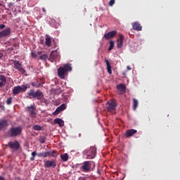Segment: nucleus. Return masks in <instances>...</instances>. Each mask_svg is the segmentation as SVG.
I'll return each mask as SVG.
<instances>
[{
    "mask_svg": "<svg viewBox=\"0 0 180 180\" xmlns=\"http://www.w3.org/2000/svg\"><path fill=\"white\" fill-rule=\"evenodd\" d=\"M123 75H124V76H125L126 75V72H123Z\"/></svg>",
    "mask_w": 180,
    "mask_h": 180,
    "instance_id": "50",
    "label": "nucleus"
},
{
    "mask_svg": "<svg viewBox=\"0 0 180 180\" xmlns=\"http://www.w3.org/2000/svg\"><path fill=\"white\" fill-rule=\"evenodd\" d=\"M54 124H59L60 127H64V120H62V118H55L54 120Z\"/></svg>",
    "mask_w": 180,
    "mask_h": 180,
    "instance_id": "22",
    "label": "nucleus"
},
{
    "mask_svg": "<svg viewBox=\"0 0 180 180\" xmlns=\"http://www.w3.org/2000/svg\"><path fill=\"white\" fill-rule=\"evenodd\" d=\"M32 86H37V84L35 82L32 83Z\"/></svg>",
    "mask_w": 180,
    "mask_h": 180,
    "instance_id": "43",
    "label": "nucleus"
},
{
    "mask_svg": "<svg viewBox=\"0 0 180 180\" xmlns=\"http://www.w3.org/2000/svg\"><path fill=\"white\" fill-rule=\"evenodd\" d=\"M22 127H14L10 128L8 130V134L11 137H16L22 134Z\"/></svg>",
    "mask_w": 180,
    "mask_h": 180,
    "instance_id": "4",
    "label": "nucleus"
},
{
    "mask_svg": "<svg viewBox=\"0 0 180 180\" xmlns=\"http://www.w3.org/2000/svg\"><path fill=\"white\" fill-rule=\"evenodd\" d=\"M136 133H137V130L134 129H129V130L126 131L125 136L131 137V136H133V135L136 134Z\"/></svg>",
    "mask_w": 180,
    "mask_h": 180,
    "instance_id": "19",
    "label": "nucleus"
},
{
    "mask_svg": "<svg viewBox=\"0 0 180 180\" xmlns=\"http://www.w3.org/2000/svg\"><path fill=\"white\" fill-rule=\"evenodd\" d=\"M105 106H106L107 110L109 112H112V111L116 110L117 104L115 100H112L110 101H107Z\"/></svg>",
    "mask_w": 180,
    "mask_h": 180,
    "instance_id": "7",
    "label": "nucleus"
},
{
    "mask_svg": "<svg viewBox=\"0 0 180 180\" xmlns=\"http://www.w3.org/2000/svg\"><path fill=\"white\" fill-rule=\"evenodd\" d=\"M113 47H115V41H110V46L108 47V51L113 50Z\"/></svg>",
    "mask_w": 180,
    "mask_h": 180,
    "instance_id": "28",
    "label": "nucleus"
},
{
    "mask_svg": "<svg viewBox=\"0 0 180 180\" xmlns=\"http://www.w3.org/2000/svg\"><path fill=\"white\" fill-rule=\"evenodd\" d=\"M139 106V101L136 98H133V109L136 110L137 107Z\"/></svg>",
    "mask_w": 180,
    "mask_h": 180,
    "instance_id": "26",
    "label": "nucleus"
},
{
    "mask_svg": "<svg viewBox=\"0 0 180 180\" xmlns=\"http://www.w3.org/2000/svg\"><path fill=\"white\" fill-rule=\"evenodd\" d=\"M0 180H6V179L3 176H0Z\"/></svg>",
    "mask_w": 180,
    "mask_h": 180,
    "instance_id": "42",
    "label": "nucleus"
},
{
    "mask_svg": "<svg viewBox=\"0 0 180 180\" xmlns=\"http://www.w3.org/2000/svg\"><path fill=\"white\" fill-rule=\"evenodd\" d=\"M60 59V56L57 51H53L51 53V55L49 56V61L51 62H56L57 60H59Z\"/></svg>",
    "mask_w": 180,
    "mask_h": 180,
    "instance_id": "9",
    "label": "nucleus"
},
{
    "mask_svg": "<svg viewBox=\"0 0 180 180\" xmlns=\"http://www.w3.org/2000/svg\"><path fill=\"white\" fill-rule=\"evenodd\" d=\"M105 64L107 65V70L108 72V74H110V75L112 74L111 64L110 63L109 60L108 59H105Z\"/></svg>",
    "mask_w": 180,
    "mask_h": 180,
    "instance_id": "24",
    "label": "nucleus"
},
{
    "mask_svg": "<svg viewBox=\"0 0 180 180\" xmlns=\"http://www.w3.org/2000/svg\"><path fill=\"white\" fill-rule=\"evenodd\" d=\"M83 154L86 155L87 160H93L96 156L97 148L96 146H91L90 148L84 150Z\"/></svg>",
    "mask_w": 180,
    "mask_h": 180,
    "instance_id": "2",
    "label": "nucleus"
},
{
    "mask_svg": "<svg viewBox=\"0 0 180 180\" xmlns=\"http://www.w3.org/2000/svg\"><path fill=\"white\" fill-rule=\"evenodd\" d=\"M30 160H31V161H34V156H32V157L30 158Z\"/></svg>",
    "mask_w": 180,
    "mask_h": 180,
    "instance_id": "44",
    "label": "nucleus"
},
{
    "mask_svg": "<svg viewBox=\"0 0 180 180\" xmlns=\"http://www.w3.org/2000/svg\"><path fill=\"white\" fill-rule=\"evenodd\" d=\"M36 155H37V153L36 152V150H34V152L32 153V156L34 158Z\"/></svg>",
    "mask_w": 180,
    "mask_h": 180,
    "instance_id": "37",
    "label": "nucleus"
},
{
    "mask_svg": "<svg viewBox=\"0 0 180 180\" xmlns=\"http://www.w3.org/2000/svg\"><path fill=\"white\" fill-rule=\"evenodd\" d=\"M14 4H13V2H9L8 4V9H13Z\"/></svg>",
    "mask_w": 180,
    "mask_h": 180,
    "instance_id": "34",
    "label": "nucleus"
},
{
    "mask_svg": "<svg viewBox=\"0 0 180 180\" xmlns=\"http://www.w3.org/2000/svg\"><path fill=\"white\" fill-rule=\"evenodd\" d=\"M27 88H30V84H26L25 85L22 86H15L12 92L14 96H16V94H20L21 91L25 92L26 90H27Z\"/></svg>",
    "mask_w": 180,
    "mask_h": 180,
    "instance_id": "5",
    "label": "nucleus"
},
{
    "mask_svg": "<svg viewBox=\"0 0 180 180\" xmlns=\"http://www.w3.org/2000/svg\"><path fill=\"white\" fill-rule=\"evenodd\" d=\"M33 129L35 131H41V127L39 126V124H35L33 127Z\"/></svg>",
    "mask_w": 180,
    "mask_h": 180,
    "instance_id": "32",
    "label": "nucleus"
},
{
    "mask_svg": "<svg viewBox=\"0 0 180 180\" xmlns=\"http://www.w3.org/2000/svg\"><path fill=\"white\" fill-rule=\"evenodd\" d=\"M38 55L41 56L42 55V51H38Z\"/></svg>",
    "mask_w": 180,
    "mask_h": 180,
    "instance_id": "45",
    "label": "nucleus"
},
{
    "mask_svg": "<svg viewBox=\"0 0 180 180\" xmlns=\"http://www.w3.org/2000/svg\"><path fill=\"white\" fill-rule=\"evenodd\" d=\"M27 110L31 113V115L32 117H35L37 115V113L35 112L36 110V105H30L27 107Z\"/></svg>",
    "mask_w": 180,
    "mask_h": 180,
    "instance_id": "18",
    "label": "nucleus"
},
{
    "mask_svg": "<svg viewBox=\"0 0 180 180\" xmlns=\"http://www.w3.org/2000/svg\"><path fill=\"white\" fill-rule=\"evenodd\" d=\"M13 64H14V68L19 70L22 74H25L26 70H25V69L22 68V64L20 63V62L18 61V60H15L13 62Z\"/></svg>",
    "mask_w": 180,
    "mask_h": 180,
    "instance_id": "10",
    "label": "nucleus"
},
{
    "mask_svg": "<svg viewBox=\"0 0 180 180\" xmlns=\"http://www.w3.org/2000/svg\"><path fill=\"white\" fill-rule=\"evenodd\" d=\"M131 68H130V66H127V70H131Z\"/></svg>",
    "mask_w": 180,
    "mask_h": 180,
    "instance_id": "48",
    "label": "nucleus"
},
{
    "mask_svg": "<svg viewBox=\"0 0 180 180\" xmlns=\"http://www.w3.org/2000/svg\"><path fill=\"white\" fill-rule=\"evenodd\" d=\"M6 146L14 151H18V150H19L20 148V143H19V141H8Z\"/></svg>",
    "mask_w": 180,
    "mask_h": 180,
    "instance_id": "8",
    "label": "nucleus"
},
{
    "mask_svg": "<svg viewBox=\"0 0 180 180\" xmlns=\"http://www.w3.org/2000/svg\"><path fill=\"white\" fill-rule=\"evenodd\" d=\"M40 59L44 60V61H46V60H48V55H46V53H44L41 56Z\"/></svg>",
    "mask_w": 180,
    "mask_h": 180,
    "instance_id": "30",
    "label": "nucleus"
},
{
    "mask_svg": "<svg viewBox=\"0 0 180 180\" xmlns=\"http://www.w3.org/2000/svg\"><path fill=\"white\" fill-rule=\"evenodd\" d=\"M1 6H2V4H1V2H0V7H1Z\"/></svg>",
    "mask_w": 180,
    "mask_h": 180,
    "instance_id": "49",
    "label": "nucleus"
},
{
    "mask_svg": "<svg viewBox=\"0 0 180 180\" xmlns=\"http://www.w3.org/2000/svg\"><path fill=\"white\" fill-rule=\"evenodd\" d=\"M4 27H6L5 25H0V30H3Z\"/></svg>",
    "mask_w": 180,
    "mask_h": 180,
    "instance_id": "40",
    "label": "nucleus"
},
{
    "mask_svg": "<svg viewBox=\"0 0 180 180\" xmlns=\"http://www.w3.org/2000/svg\"><path fill=\"white\" fill-rule=\"evenodd\" d=\"M37 87H39L40 86V84H39V85L38 86H37Z\"/></svg>",
    "mask_w": 180,
    "mask_h": 180,
    "instance_id": "51",
    "label": "nucleus"
},
{
    "mask_svg": "<svg viewBox=\"0 0 180 180\" xmlns=\"http://www.w3.org/2000/svg\"><path fill=\"white\" fill-rule=\"evenodd\" d=\"M44 167H56V161L54 160H44Z\"/></svg>",
    "mask_w": 180,
    "mask_h": 180,
    "instance_id": "12",
    "label": "nucleus"
},
{
    "mask_svg": "<svg viewBox=\"0 0 180 180\" xmlns=\"http://www.w3.org/2000/svg\"><path fill=\"white\" fill-rule=\"evenodd\" d=\"M117 89H118L120 94H124L126 92L127 87L126 85H124L123 83L118 84V85H117Z\"/></svg>",
    "mask_w": 180,
    "mask_h": 180,
    "instance_id": "15",
    "label": "nucleus"
},
{
    "mask_svg": "<svg viewBox=\"0 0 180 180\" xmlns=\"http://www.w3.org/2000/svg\"><path fill=\"white\" fill-rule=\"evenodd\" d=\"M37 155L38 157L46 158V157H48V152L38 153Z\"/></svg>",
    "mask_w": 180,
    "mask_h": 180,
    "instance_id": "29",
    "label": "nucleus"
},
{
    "mask_svg": "<svg viewBox=\"0 0 180 180\" xmlns=\"http://www.w3.org/2000/svg\"><path fill=\"white\" fill-rule=\"evenodd\" d=\"M131 25L135 31H141L143 28V27H141V25L139 22H133L131 23Z\"/></svg>",
    "mask_w": 180,
    "mask_h": 180,
    "instance_id": "21",
    "label": "nucleus"
},
{
    "mask_svg": "<svg viewBox=\"0 0 180 180\" xmlns=\"http://www.w3.org/2000/svg\"><path fill=\"white\" fill-rule=\"evenodd\" d=\"M78 180H88L87 177H79Z\"/></svg>",
    "mask_w": 180,
    "mask_h": 180,
    "instance_id": "39",
    "label": "nucleus"
},
{
    "mask_svg": "<svg viewBox=\"0 0 180 180\" xmlns=\"http://www.w3.org/2000/svg\"><path fill=\"white\" fill-rule=\"evenodd\" d=\"M115 1H116V0H110V1H109V6H110V7H112V6L115 5Z\"/></svg>",
    "mask_w": 180,
    "mask_h": 180,
    "instance_id": "33",
    "label": "nucleus"
},
{
    "mask_svg": "<svg viewBox=\"0 0 180 180\" xmlns=\"http://www.w3.org/2000/svg\"><path fill=\"white\" fill-rule=\"evenodd\" d=\"M60 158L63 161H68L69 158V155L67 153H65V154L60 155Z\"/></svg>",
    "mask_w": 180,
    "mask_h": 180,
    "instance_id": "27",
    "label": "nucleus"
},
{
    "mask_svg": "<svg viewBox=\"0 0 180 180\" xmlns=\"http://www.w3.org/2000/svg\"><path fill=\"white\" fill-rule=\"evenodd\" d=\"M72 70L71 64L66 63L63 66L58 68V76L59 78L64 80L65 77L68 76V72Z\"/></svg>",
    "mask_w": 180,
    "mask_h": 180,
    "instance_id": "1",
    "label": "nucleus"
},
{
    "mask_svg": "<svg viewBox=\"0 0 180 180\" xmlns=\"http://www.w3.org/2000/svg\"><path fill=\"white\" fill-rule=\"evenodd\" d=\"M65 109H67V104H62L57 107V108L53 112V115H59V113L62 112V111L65 110Z\"/></svg>",
    "mask_w": 180,
    "mask_h": 180,
    "instance_id": "11",
    "label": "nucleus"
},
{
    "mask_svg": "<svg viewBox=\"0 0 180 180\" xmlns=\"http://www.w3.org/2000/svg\"><path fill=\"white\" fill-rule=\"evenodd\" d=\"M48 156L58 157V154L56 150H49L47 152Z\"/></svg>",
    "mask_w": 180,
    "mask_h": 180,
    "instance_id": "25",
    "label": "nucleus"
},
{
    "mask_svg": "<svg viewBox=\"0 0 180 180\" xmlns=\"http://www.w3.org/2000/svg\"><path fill=\"white\" fill-rule=\"evenodd\" d=\"M117 34V31H111L108 32L106 34H104L103 37L105 38V39H111L112 38L115 37Z\"/></svg>",
    "mask_w": 180,
    "mask_h": 180,
    "instance_id": "14",
    "label": "nucleus"
},
{
    "mask_svg": "<svg viewBox=\"0 0 180 180\" xmlns=\"http://www.w3.org/2000/svg\"><path fill=\"white\" fill-rule=\"evenodd\" d=\"M31 56H32V58H37V55L36 53V51H32Z\"/></svg>",
    "mask_w": 180,
    "mask_h": 180,
    "instance_id": "35",
    "label": "nucleus"
},
{
    "mask_svg": "<svg viewBox=\"0 0 180 180\" xmlns=\"http://www.w3.org/2000/svg\"><path fill=\"white\" fill-rule=\"evenodd\" d=\"M124 41V37L123 36V34H120L119 39H117V47H118V49H121V47L123 46Z\"/></svg>",
    "mask_w": 180,
    "mask_h": 180,
    "instance_id": "16",
    "label": "nucleus"
},
{
    "mask_svg": "<svg viewBox=\"0 0 180 180\" xmlns=\"http://www.w3.org/2000/svg\"><path fill=\"white\" fill-rule=\"evenodd\" d=\"M7 82V79L5 75H0V88L5 86Z\"/></svg>",
    "mask_w": 180,
    "mask_h": 180,
    "instance_id": "20",
    "label": "nucleus"
},
{
    "mask_svg": "<svg viewBox=\"0 0 180 180\" xmlns=\"http://www.w3.org/2000/svg\"><path fill=\"white\" fill-rule=\"evenodd\" d=\"M46 137H45V136H40L39 139V141L41 143H44L45 141H46Z\"/></svg>",
    "mask_w": 180,
    "mask_h": 180,
    "instance_id": "31",
    "label": "nucleus"
},
{
    "mask_svg": "<svg viewBox=\"0 0 180 180\" xmlns=\"http://www.w3.org/2000/svg\"><path fill=\"white\" fill-rule=\"evenodd\" d=\"M13 46L17 48V47H19V43L18 42H15L14 44H13Z\"/></svg>",
    "mask_w": 180,
    "mask_h": 180,
    "instance_id": "38",
    "label": "nucleus"
},
{
    "mask_svg": "<svg viewBox=\"0 0 180 180\" xmlns=\"http://www.w3.org/2000/svg\"><path fill=\"white\" fill-rule=\"evenodd\" d=\"M3 53H0V59H1V58H3Z\"/></svg>",
    "mask_w": 180,
    "mask_h": 180,
    "instance_id": "47",
    "label": "nucleus"
},
{
    "mask_svg": "<svg viewBox=\"0 0 180 180\" xmlns=\"http://www.w3.org/2000/svg\"><path fill=\"white\" fill-rule=\"evenodd\" d=\"M8 51H12L13 50V47H9L8 49Z\"/></svg>",
    "mask_w": 180,
    "mask_h": 180,
    "instance_id": "41",
    "label": "nucleus"
},
{
    "mask_svg": "<svg viewBox=\"0 0 180 180\" xmlns=\"http://www.w3.org/2000/svg\"><path fill=\"white\" fill-rule=\"evenodd\" d=\"M11 33V30L10 27H6L3 31L0 32V38L6 37L9 36Z\"/></svg>",
    "mask_w": 180,
    "mask_h": 180,
    "instance_id": "13",
    "label": "nucleus"
},
{
    "mask_svg": "<svg viewBox=\"0 0 180 180\" xmlns=\"http://www.w3.org/2000/svg\"><path fill=\"white\" fill-rule=\"evenodd\" d=\"M91 161H84L83 163H81L80 169L84 173H88L91 171Z\"/></svg>",
    "mask_w": 180,
    "mask_h": 180,
    "instance_id": "6",
    "label": "nucleus"
},
{
    "mask_svg": "<svg viewBox=\"0 0 180 180\" xmlns=\"http://www.w3.org/2000/svg\"><path fill=\"white\" fill-rule=\"evenodd\" d=\"M27 96L30 98H37V100H44V96L43 92L40 91V90H37L34 91V89H30L29 92H27Z\"/></svg>",
    "mask_w": 180,
    "mask_h": 180,
    "instance_id": "3",
    "label": "nucleus"
},
{
    "mask_svg": "<svg viewBox=\"0 0 180 180\" xmlns=\"http://www.w3.org/2000/svg\"><path fill=\"white\" fill-rule=\"evenodd\" d=\"M45 39H46V41H45L46 46H47L48 47H51V42H52V39L49 36V34H46V37Z\"/></svg>",
    "mask_w": 180,
    "mask_h": 180,
    "instance_id": "23",
    "label": "nucleus"
},
{
    "mask_svg": "<svg viewBox=\"0 0 180 180\" xmlns=\"http://www.w3.org/2000/svg\"><path fill=\"white\" fill-rule=\"evenodd\" d=\"M12 100H13L12 98H7L6 104H7V105H11V103H12Z\"/></svg>",
    "mask_w": 180,
    "mask_h": 180,
    "instance_id": "36",
    "label": "nucleus"
},
{
    "mask_svg": "<svg viewBox=\"0 0 180 180\" xmlns=\"http://www.w3.org/2000/svg\"><path fill=\"white\" fill-rule=\"evenodd\" d=\"M42 11L46 13V8H42Z\"/></svg>",
    "mask_w": 180,
    "mask_h": 180,
    "instance_id": "46",
    "label": "nucleus"
},
{
    "mask_svg": "<svg viewBox=\"0 0 180 180\" xmlns=\"http://www.w3.org/2000/svg\"><path fill=\"white\" fill-rule=\"evenodd\" d=\"M8 126V122L6 120H0V131L5 130Z\"/></svg>",
    "mask_w": 180,
    "mask_h": 180,
    "instance_id": "17",
    "label": "nucleus"
}]
</instances>
